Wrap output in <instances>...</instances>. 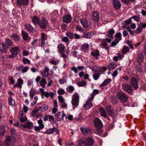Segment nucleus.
<instances>
[{"mask_svg": "<svg viewBox=\"0 0 146 146\" xmlns=\"http://www.w3.org/2000/svg\"><path fill=\"white\" fill-rule=\"evenodd\" d=\"M94 141L92 137H82L78 141V146H92L94 144Z\"/></svg>", "mask_w": 146, "mask_h": 146, "instance_id": "f257e3e1", "label": "nucleus"}, {"mask_svg": "<svg viewBox=\"0 0 146 146\" xmlns=\"http://www.w3.org/2000/svg\"><path fill=\"white\" fill-rule=\"evenodd\" d=\"M10 51L11 52V55H6L7 58L8 57L9 58H13L16 57L19 52V47L15 46L12 47L10 50Z\"/></svg>", "mask_w": 146, "mask_h": 146, "instance_id": "f03ea898", "label": "nucleus"}, {"mask_svg": "<svg viewBox=\"0 0 146 146\" xmlns=\"http://www.w3.org/2000/svg\"><path fill=\"white\" fill-rule=\"evenodd\" d=\"M117 95L122 103H124L127 102L128 98L126 96L125 93L122 92H118L117 93Z\"/></svg>", "mask_w": 146, "mask_h": 146, "instance_id": "7ed1b4c3", "label": "nucleus"}, {"mask_svg": "<svg viewBox=\"0 0 146 146\" xmlns=\"http://www.w3.org/2000/svg\"><path fill=\"white\" fill-rule=\"evenodd\" d=\"M79 101V96L77 93H75L73 95V97L71 101L72 106L75 108L78 105Z\"/></svg>", "mask_w": 146, "mask_h": 146, "instance_id": "20e7f679", "label": "nucleus"}, {"mask_svg": "<svg viewBox=\"0 0 146 146\" xmlns=\"http://www.w3.org/2000/svg\"><path fill=\"white\" fill-rule=\"evenodd\" d=\"M17 4L20 8L27 6L29 3V0H17Z\"/></svg>", "mask_w": 146, "mask_h": 146, "instance_id": "39448f33", "label": "nucleus"}, {"mask_svg": "<svg viewBox=\"0 0 146 146\" xmlns=\"http://www.w3.org/2000/svg\"><path fill=\"white\" fill-rule=\"evenodd\" d=\"M123 89L125 91L128 92L129 94H131L133 89L131 86L128 84H126L122 85Z\"/></svg>", "mask_w": 146, "mask_h": 146, "instance_id": "423d86ee", "label": "nucleus"}, {"mask_svg": "<svg viewBox=\"0 0 146 146\" xmlns=\"http://www.w3.org/2000/svg\"><path fill=\"white\" fill-rule=\"evenodd\" d=\"M94 124L95 127L98 129H101L103 126V124L102 121L98 118L95 119Z\"/></svg>", "mask_w": 146, "mask_h": 146, "instance_id": "0eeeda50", "label": "nucleus"}, {"mask_svg": "<svg viewBox=\"0 0 146 146\" xmlns=\"http://www.w3.org/2000/svg\"><path fill=\"white\" fill-rule=\"evenodd\" d=\"M48 22L47 20L45 18H42V21L39 22L38 25L40 28L43 29H45Z\"/></svg>", "mask_w": 146, "mask_h": 146, "instance_id": "6e6552de", "label": "nucleus"}, {"mask_svg": "<svg viewBox=\"0 0 146 146\" xmlns=\"http://www.w3.org/2000/svg\"><path fill=\"white\" fill-rule=\"evenodd\" d=\"M131 84L133 88L135 90H136L138 86V80L136 78L133 77L131 79Z\"/></svg>", "mask_w": 146, "mask_h": 146, "instance_id": "1a4fd4ad", "label": "nucleus"}, {"mask_svg": "<svg viewBox=\"0 0 146 146\" xmlns=\"http://www.w3.org/2000/svg\"><path fill=\"white\" fill-rule=\"evenodd\" d=\"M25 28L28 32H29L32 35L34 36V28L30 24H27L25 25Z\"/></svg>", "mask_w": 146, "mask_h": 146, "instance_id": "9d476101", "label": "nucleus"}, {"mask_svg": "<svg viewBox=\"0 0 146 146\" xmlns=\"http://www.w3.org/2000/svg\"><path fill=\"white\" fill-rule=\"evenodd\" d=\"M8 48L14 46V44L13 41L11 39L8 38H5V42H4Z\"/></svg>", "mask_w": 146, "mask_h": 146, "instance_id": "9b49d317", "label": "nucleus"}, {"mask_svg": "<svg viewBox=\"0 0 146 146\" xmlns=\"http://www.w3.org/2000/svg\"><path fill=\"white\" fill-rule=\"evenodd\" d=\"M80 130L82 133L84 135H86L91 133L92 130L89 128L81 127Z\"/></svg>", "mask_w": 146, "mask_h": 146, "instance_id": "f8f14e48", "label": "nucleus"}, {"mask_svg": "<svg viewBox=\"0 0 146 146\" xmlns=\"http://www.w3.org/2000/svg\"><path fill=\"white\" fill-rule=\"evenodd\" d=\"M8 48L4 42H0V51L5 53L8 51Z\"/></svg>", "mask_w": 146, "mask_h": 146, "instance_id": "ddd939ff", "label": "nucleus"}, {"mask_svg": "<svg viewBox=\"0 0 146 146\" xmlns=\"http://www.w3.org/2000/svg\"><path fill=\"white\" fill-rule=\"evenodd\" d=\"M99 13L95 11L93 12L92 14V19L95 22H98L100 19Z\"/></svg>", "mask_w": 146, "mask_h": 146, "instance_id": "4468645a", "label": "nucleus"}, {"mask_svg": "<svg viewBox=\"0 0 146 146\" xmlns=\"http://www.w3.org/2000/svg\"><path fill=\"white\" fill-rule=\"evenodd\" d=\"M113 5L114 8L117 10L119 9L121 6L119 0H112Z\"/></svg>", "mask_w": 146, "mask_h": 146, "instance_id": "2eb2a0df", "label": "nucleus"}, {"mask_svg": "<svg viewBox=\"0 0 146 146\" xmlns=\"http://www.w3.org/2000/svg\"><path fill=\"white\" fill-rule=\"evenodd\" d=\"M72 19V17L70 15H66L64 16L63 18V21L67 23H69Z\"/></svg>", "mask_w": 146, "mask_h": 146, "instance_id": "dca6fc26", "label": "nucleus"}, {"mask_svg": "<svg viewBox=\"0 0 146 146\" xmlns=\"http://www.w3.org/2000/svg\"><path fill=\"white\" fill-rule=\"evenodd\" d=\"M10 37L15 41L18 42L21 40V38L19 36L16 34H13Z\"/></svg>", "mask_w": 146, "mask_h": 146, "instance_id": "f3484780", "label": "nucleus"}, {"mask_svg": "<svg viewBox=\"0 0 146 146\" xmlns=\"http://www.w3.org/2000/svg\"><path fill=\"white\" fill-rule=\"evenodd\" d=\"M40 20V18L37 16L34 15L32 19V22L35 25L38 24Z\"/></svg>", "mask_w": 146, "mask_h": 146, "instance_id": "a211bd4d", "label": "nucleus"}, {"mask_svg": "<svg viewBox=\"0 0 146 146\" xmlns=\"http://www.w3.org/2000/svg\"><path fill=\"white\" fill-rule=\"evenodd\" d=\"M80 22L84 28L88 29V25L87 19H82L80 20Z\"/></svg>", "mask_w": 146, "mask_h": 146, "instance_id": "6ab92c4d", "label": "nucleus"}, {"mask_svg": "<svg viewBox=\"0 0 146 146\" xmlns=\"http://www.w3.org/2000/svg\"><path fill=\"white\" fill-rule=\"evenodd\" d=\"M57 48L58 49V52L59 53L65 52V47L63 44H60L57 46Z\"/></svg>", "mask_w": 146, "mask_h": 146, "instance_id": "aec40b11", "label": "nucleus"}, {"mask_svg": "<svg viewBox=\"0 0 146 146\" xmlns=\"http://www.w3.org/2000/svg\"><path fill=\"white\" fill-rule=\"evenodd\" d=\"M46 35L44 33H42L41 35V45L42 46H44L45 44V40L47 39L46 37Z\"/></svg>", "mask_w": 146, "mask_h": 146, "instance_id": "412c9836", "label": "nucleus"}, {"mask_svg": "<svg viewBox=\"0 0 146 146\" xmlns=\"http://www.w3.org/2000/svg\"><path fill=\"white\" fill-rule=\"evenodd\" d=\"M49 68L48 67H45L43 71H41V75L42 76L47 77L48 75Z\"/></svg>", "mask_w": 146, "mask_h": 146, "instance_id": "4be33fe9", "label": "nucleus"}, {"mask_svg": "<svg viewBox=\"0 0 146 146\" xmlns=\"http://www.w3.org/2000/svg\"><path fill=\"white\" fill-rule=\"evenodd\" d=\"M33 123L31 122H26L23 125V127L25 128H28L30 129H31L33 128Z\"/></svg>", "mask_w": 146, "mask_h": 146, "instance_id": "5701e85b", "label": "nucleus"}, {"mask_svg": "<svg viewBox=\"0 0 146 146\" xmlns=\"http://www.w3.org/2000/svg\"><path fill=\"white\" fill-rule=\"evenodd\" d=\"M144 57L143 54L141 53H139L138 54L137 57V60L138 63H142Z\"/></svg>", "mask_w": 146, "mask_h": 146, "instance_id": "b1692460", "label": "nucleus"}, {"mask_svg": "<svg viewBox=\"0 0 146 146\" xmlns=\"http://www.w3.org/2000/svg\"><path fill=\"white\" fill-rule=\"evenodd\" d=\"M111 81V78H107L105 80L103 83L100 85L101 87H103L105 86H106L108 84L110 83Z\"/></svg>", "mask_w": 146, "mask_h": 146, "instance_id": "393cba45", "label": "nucleus"}, {"mask_svg": "<svg viewBox=\"0 0 146 146\" xmlns=\"http://www.w3.org/2000/svg\"><path fill=\"white\" fill-rule=\"evenodd\" d=\"M91 55L94 56L96 59H97L100 55L99 51L98 50H96L92 52Z\"/></svg>", "mask_w": 146, "mask_h": 146, "instance_id": "a878e982", "label": "nucleus"}, {"mask_svg": "<svg viewBox=\"0 0 146 146\" xmlns=\"http://www.w3.org/2000/svg\"><path fill=\"white\" fill-rule=\"evenodd\" d=\"M21 35L24 40H27L28 39L29 36L28 34L26 32L24 31H22Z\"/></svg>", "mask_w": 146, "mask_h": 146, "instance_id": "bb28decb", "label": "nucleus"}, {"mask_svg": "<svg viewBox=\"0 0 146 146\" xmlns=\"http://www.w3.org/2000/svg\"><path fill=\"white\" fill-rule=\"evenodd\" d=\"M117 65L115 62L110 63V64L107 67L109 70H111L116 67Z\"/></svg>", "mask_w": 146, "mask_h": 146, "instance_id": "cd10ccee", "label": "nucleus"}, {"mask_svg": "<svg viewBox=\"0 0 146 146\" xmlns=\"http://www.w3.org/2000/svg\"><path fill=\"white\" fill-rule=\"evenodd\" d=\"M40 109L39 107L38 108H37L36 107H35L34 109L31 112V114H32V116L36 115V118H38V116L37 114H35V113H37L38 111L40 110Z\"/></svg>", "mask_w": 146, "mask_h": 146, "instance_id": "c85d7f7f", "label": "nucleus"}, {"mask_svg": "<svg viewBox=\"0 0 146 146\" xmlns=\"http://www.w3.org/2000/svg\"><path fill=\"white\" fill-rule=\"evenodd\" d=\"M99 111L101 115L103 117H105L106 115V112L104 109L102 107H101L99 109Z\"/></svg>", "mask_w": 146, "mask_h": 146, "instance_id": "c756f323", "label": "nucleus"}, {"mask_svg": "<svg viewBox=\"0 0 146 146\" xmlns=\"http://www.w3.org/2000/svg\"><path fill=\"white\" fill-rule=\"evenodd\" d=\"M92 105V103H89V102H86V103L84 105V107L85 108L86 110L90 108Z\"/></svg>", "mask_w": 146, "mask_h": 146, "instance_id": "7c9ffc66", "label": "nucleus"}, {"mask_svg": "<svg viewBox=\"0 0 146 146\" xmlns=\"http://www.w3.org/2000/svg\"><path fill=\"white\" fill-rule=\"evenodd\" d=\"M121 34L120 32L117 33L115 35V39L119 42L121 39Z\"/></svg>", "mask_w": 146, "mask_h": 146, "instance_id": "2f4dec72", "label": "nucleus"}, {"mask_svg": "<svg viewBox=\"0 0 146 146\" xmlns=\"http://www.w3.org/2000/svg\"><path fill=\"white\" fill-rule=\"evenodd\" d=\"M121 2L124 5H127L131 3L134 2L135 0H120Z\"/></svg>", "mask_w": 146, "mask_h": 146, "instance_id": "473e14b6", "label": "nucleus"}, {"mask_svg": "<svg viewBox=\"0 0 146 146\" xmlns=\"http://www.w3.org/2000/svg\"><path fill=\"white\" fill-rule=\"evenodd\" d=\"M117 111L113 109L111 111V113L109 115L111 117H115L117 115Z\"/></svg>", "mask_w": 146, "mask_h": 146, "instance_id": "72a5a7b5", "label": "nucleus"}, {"mask_svg": "<svg viewBox=\"0 0 146 146\" xmlns=\"http://www.w3.org/2000/svg\"><path fill=\"white\" fill-rule=\"evenodd\" d=\"M40 86L44 88L45 87V85L46 84L47 82L45 78H42L40 82Z\"/></svg>", "mask_w": 146, "mask_h": 146, "instance_id": "f704fd0d", "label": "nucleus"}, {"mask_svg": "<svg viewBox=\"0 0 146 146\" xmlns=\"http://www.w3.org/2000/svg\"><path fill=\"white\" fill-rule=\"evenodd\" d=\"M111 103L113 105H115L117 104V100L116 97L114 96H112L111 98Z\"/></svg>", "mask_w": 146, "mask_h": 146, "instance_id": "c9c22d12", "label": "nucleus"}, {"mask_svg": "<svg viewBox=\"0 0 146 146\" xmlns=\"http://www.w3.org/2000/svg\"><path fill=\"white\" fill-rule=\"evenodd\" d=\"M40 110L42 111H44L46 110L48 108V106L46 104L42 105L41 107H39Z\"/></svg>", "mask_w": 146, "mask_h": 146, "instance_id": "e433bc0d", "label": "nucleus"}, {"mask_svg": "<svg viewBox=\"0 0 146 146\" xmlns=\"http://www.w3.org/2000/svg\"><path fill=\"white\" fill-rule=\"evenodd\" d=\"M87 84V83L84 81H79L77 84V85L80 87L84 86Z\"/></svg>", "mask_w": 146, "mask_h": 146, "instance_id": "4c0bfd02", "label": "nucleus"}, {"mask_svg": "<svg viewBox=\"0 0 146 146\" xmlns=\"http://www.w3.org/2000/svg\"><path fill=\"white\" fill-rule=\"evenodd\" d=\"M5 133L4 127L0 126V135L1 136H3Z\"/></svg>", "mask_w": 146, "mask_h": 146, "instance_id": "58836bf2", "label": "nucleus"}, {"mask_svg": "<svg viewBox=\"0 0 146 146\" xmlns=\"http://www.w3.org/2000/svg\"><path fill=\"white\" fill-rule=\"evenodd\" d=\"M66 35L72 39H73L74 37V34L72 32H67L66 33Z\"/></svg>", "mask_w": 146, "mask_h": 146, "instance_id": "ea45409f", "label": "nucleus"}, {"mask_svg": "<svg viewBox=\"0 0 146 146\" xmlns=\"http://www.w3.org/2000/svg\"><path fill=\"white\" fill-rule=\"evenodd\" d=\"M91 33H88L86 34H84L82 37L83 38H90L91 37Z\"/></svg>", "mask_w": 146, "mask_h": 146, "instance_id": "a19ab883", "label": "nucleus"}, {"mask_svg": "<svg viewBox=\"0 0 146 146\" xmlns=\"http://www.w3.org/2000/svg\"><path fill=\"white\" fill-rule=\"evenodd\" d=\"M37 122L39 125V126L40 127H42L43 128H44V126L43 124V121L41 119H40L39 120H38Z\"/></svg>", "mask_w": 146, "mask_h": 146, "instance_id": "79ce46f5", "label": "nucleus"}, {"mask_svg": "<svg viewBox=\"0 0 146 146\" xmlns=\"http://www.w3.org/2000/svg\"><path fill=\"white\" fill-rule=\"evenodd\" d=\"M129 49L127 46H124L123 49L122 53L124 54H125L127 52H128L129 51Z\"/></svg>", "mask_w": 146, "mask_h": 146, "instance_id": "37998d69", "label": "nucleus"}, {"mask_svg": "<svg viewBox=\"0 0 146 146\" xmlns=\"http://www.w3.org/2000/svg\"><path fill=\"white\" fill-rule=\"evenodd\" d=\"M66 89L69 93H72L74 90V88L72 86H68V88H67Z\"/></svg>", "mask_w": 146, "mask_h": 146, "instance_id": "c03bdc74", "label": "nucleus"}, {"mask_svg": "<svg viewBox=\"0 0 146 146\" xmlns=\"http://www.w3.org/2000/svg\"><path fill=\"white\" fill-rule=\"evenodd\" d=\"M54 131V127L52 128H50L47 129L46 131V133L47 134H50L52 133Z\"/></svg>", "mask_w": 146, "mask_h": 146, "instance_id": "a18cd8bd", "label": "nucleus"}, {"mask_svg": "<svg viewBox=\"0 0 146 146\" xmlns=\"http://www.w3.org/2000/svg\"><path fill=\"white\" fill-rule=\"evenodd\" d=\"M112 108L111 106H108L106 107V109L109 114L111 113V111L112 109Z\"/></svg>", "mask_w": 146, "mask_h": 146, "instance_id": "49530a36", "label": "nucleus"}, {"mask_svg": "<svg viewBox=\"0 0 146 146\" xmlns=\"http://www.w3.org/2000/svg\"><path fill=\"white\" fill-rule=\"evenodd\" d=\"M13 99L11 97H9L8 98V103L10 105L13 106Z\"/></svg>", "mask_w": 146, "mask_h": 146, "instance_id": "de8ad7c7", "label": "nucleus"}, {"mask_svg": "<svg viewBox=\"0 0 146 146\" xmlns=\"http://www.w3.org/2000/svg\"><path fill=\"white\" fill-rule=\"evenodd\" d=\"M22 61L24 64H26L27 63L29 64L31 63V62L30 60L27 58H23L22 59Z\"/></svg>", "mask_w": 146, "mask_h": 146, "instance_id": "09e8293b", "label": "nucleus"}, {"mask_svg": "<svg viewBox=\"0 0 146 146\" xmlns=\"http://www.w3.org/2000/svg\"><path fill=\"white\" fill-rule=\"evenodd\" d=\"M49 62L51 64H52L54 65H57L58 64L59 60H52L50 62Z\"/></svg>", "mask_w": 146, "mask_h": 146, "instance_id": "8fccbe9b", "label": "nucleus"}, {"mask_svg": "<svg viewBox=\"0 0 146 146\" xmlns=\"http://www.w3.org/2000/svg\"><path fill=\"white\" fill-rule=\"evenodd\" d=\"M66 82V80L64 78H63L61 79H59V83L60 84H62Z\"/></svg>", "mask_w": 146, "mask_h": 146, "instance_id": "3c124183", "label": "nucleus"}, {"mask_svg": "<svg viewBox=\"0 0 146 146\" xmlns=\"http://www.w3.org/2000/svg\"><path fill=\"white\" fill-rule=\"evenodd\" d=\"M65 93V92L64 90L62 88L60 89L58 91V94L60 95H63Z\"/></svg>", "mask_w": 146, "mask_h": 146, "instance_id": "603ef678", "label": "nucleus"}, {"mask_svg": "<svg viewBox=\"0 0 146 146\" xmlns=\"http://www.w3.org/2000/svg\"><path fill=\"white\" fill-rule=\"evenodd\" d=\"M119 42L118 40H114L111 43V46L112 47H113L116 46Z\"/></svg>", "mask_w": 146, "mask_h": 146, "instance_id": "864d4df0", "label": "nucleus"}, {"mask_svg": "<svg viewBox=\"0 0 146 146\" xmlns=\"http://www.w3.org/2000/svg\"><path fill=\"white\" fill-rule=\"evenodd\" d=\"M19 119L20 122L21 123H24L27 120V119L26 117H23Z\"/></svg>", "mask_w": 146, "mask_h": 146, "instance_id": "5fc2aeb1", "label": "nucleus"}, {"mask_svg": "<svg viewBox=\"0 0 146 146\" xmlns=\"http://www.w3.org/2000/svg\"><path fill=\"white\" fill-rule=\"evenodd\" d=\"M59 102L60 103H64V100L63 97L62 96H59L58 97Z\"/></svg>", "mask_w": 146, "mask_h": 146, "instance_id": "6e6d98bb", "label": "nucleus"}, {"mask_svg": "<svg viewBox=\"0 0 146 146\" xmlns=\"http://www.w3.org/2000/svg\"><path fill=\"white\" fill-rule=\"evenodd\" d=\"M108 34L107 35H113L115 33V31L113 29H110L109 31L108 32Z\"/></svg>", "mask_w": 146, "mask_h": 146, "instance_id": "4d7b16f0", "label": "nucleus"}, {"mask_svg": "<svg viewBox=\"0 0 146 146\" xmlns=\"http://www.w3.org/2000/svg\"><path fill=\"white\" fill-rule=\"evenodd\" d=\"M93 78L95 80H97L100 77V74H95L93 75Z\"/></svg>", "mask_w": 146, "mask_h": 146, "instance_id": "13d9d810", "label": "nucleus"}, {"mask_svg": "<svg viewBox=\"0 0 146 146\" xmlns=\"http://www.w3.org/2000/svg\"><path fill=\"white\" fill-rule=\"evenodd\" d=\"M91 98L88 99L86 102H89V103H91L90 102L92 101L93 99L94 98L95 96V94L94 93H92L91 94Z\"/></svg>", "mask_w": 146, "mask_h": 146, "instance_id": "bf43d9fd", "label": "nucleus"}, {"mask_svg": "<svg viewBox=\"0 0 146 146\" xmlns=\"http://www.w3.org/2000/svg\"><path fill=\"white\" fill-rule=\"evenodd\" d=\"M102 44L104 48L106 50H108L109 47H108L107 44L106 42H104Z\"/></svg>", "mask_w": 146, "mask_h": 146, "instance_id": "052dcab7", "label": "nucleus"}, {"mask_svg": "<svg viewBox=\"0 0 146 146\" xmlns=\"http://www.w3.org/2000/svg\"><path fill=\"white\" fill-rule=\"evenodd\" d=\"M28 69L29 67L27 66L24 67L22 69V71L21 72V73H25L27 72L28 70Z\"/></svg>", "mask_w": 146, "mask_h": 146, "instance_id": "680f3d73", "label": "nucleus"}, {"mask_svg": "<svg viewBox=\"0 0 146 146\" xmlns=\"http://www.w3.org/2000/svg\"><path fill=\"white\" fill-rule=\"evenodd\" d=\"M71 70L72 71H73L75 74H77L78 72V68L76 67H72L71 69Z\"/></svg>", "mask_w": 146, "mask_h": 146, "instance_id": "e2e57ef3", "label": "nucleus"}, {"mask_svg": "<svg viewBox=\"0 0 146 146\" xmlns=\"http://www.w3.org/2000/svg\"><path fill=\"white\" fill-rule=\"evenodd\" d=\"M30 92L31 95H32L33 96H35L36 93L35 90L32 88L31 89Z\"/></svg>", "mask_w": 146, "mask_h": 146, "instance_id": "0e129e2a", "label": "nucleus"}, {"mask_svg": "<svg viewBox=\"0 0 146 146\" xmlns=\"http://www.w3.org/2000/svg\"><path fill=\"white\" fill-rule=\"evenodd\" d=\"M43 128L42 127H40V126H35L34 127V129L36 131H39L41 129H42Z\"/></svg>", "mask_w": 146, "mask_h": 146, "instance_id": "69168bd1", "label": "nucleus"}, {"mask_svg": "<svg viewBox=\"0 0 146 146\" xmlns=\"http://www.w3.org/2000/svg\"><path fill=\"white\" fill-rule=\"evenodd\" d=\"M76 29L80 31V32H82L84 31V30L81 27L79 26H77L76 27Z\"/></svg>", "mask_w": 146, "mask_h": 146, "instance_id": "338daca9", "label": "nucleus"}, {"mask_svg": "<svg viewBox=\"0 0 146 146\" xmlns=\"http://www.w3.org/2000/svg\"><path fill=\"white\" fill-rule=\"evenodd\" d=\"M48 117L49 118V120L50 121H51V120H52L53 122H55V121L54 119V117L53 116L51 115H49V116H48Z\"/></svg>", "mask_w": 146, "mask_h": 146, "instance_id": "774afa93", "label": "nucleus"}]
</instances>
